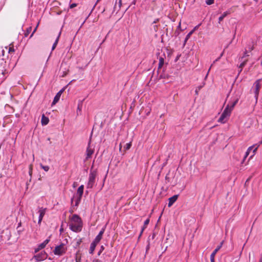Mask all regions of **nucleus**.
I'll return each instance as SVG.
<instances>
[{"instance_id": "1", "label": "nucleus", "mask_w": 262, "mask_h": 262, "mask_svg": "<svg viewBox=\"0 0 262 262\" xmlns=\"http://www.w3.org/2000/svg\"><path fill=\"white\" fill-rule=\"evenodd\" d=\"M70 229L74 232H79L81 231L82 222L81 218L77 214H74L69 223Z\"/></svg>"}, {"instance_id": "2", "label": "nucleus", "mask_w": 262, "mask_h": 262, "mask_svg": "<svg viewBox=\"0 0 262 262\" xmlns=\"http://www.w3.org/2000/svg\"><path fill=\"white\" fill-rule=\"evenodd\" d=\"M83 189L84 186L83 185L80 186L77 189L76 194L71 199L72 207L70 211L71 212H74V210L78 206L83 193Z\"/></svg>"}, {"instance_id": "3", "label": "nucleus", "mask_w": 262, "mask_h": 262, "mask_svg": "<svg viewBox=\"0 0 262 262\" xmlns=\"http://www.w3.org/2000/svg\"><path fill=\"white\" fill-rule=\"evenodd\" d=\"M67 248L63 243L55 247L53 252L55 255L60 256L66 253Z\"/></svg>"}, {"instance_id": "4", "label": "nucleus", "mask_w": 262, "mask_h": 262, "mask_svg": "<svg viewBox=\"0 0 262 262\" xmlns=\"http://www.w3.org/2000/svg\"><path fill=\"white\" fill-rule=\"evenodd\" d=\"M97 175V172L95 170L91 171L89 181L88 182L86 187L87 188H92L95 183V178Z\"/></svg>"}, {"instance_id": "5", "label": "nucleus", "mask_w": 262, "mask_h": 262, "mask_svg": "<svg viewBox=\"0 0 262 262\" xmlns=\"http://www.w3.org/2000/svg\"><path fill=\"white\" fill-rule=\"evenodd\" d=\"M260 79L257 80L254 83L253 86L252 87V89L253 90V92L254 93V97L256 99V102H257L258 95H259V92L260 88Z\"/></svg>"}, {"instance_id": "6", "label": "nucleus", "mask_w": 262, "mask_h": 262, "mask_svg": "<svg viewBox=\"0 0 262 262\" xmlns=\"http://www.w3.org/2000/svg\"><path fill=\"white\" fill-rule=\"evenodd\" d=\"M48 255L45 251H41L40 253L35 255L33 258L36 261H41L47 258Z\"/></svg>"}, {"instance_id": "7", "label": "nucleus", "mask_w": 262, "mask_h": 262, "mask_svg": "<svg viewBox=\"0 0 262 262\" xmlns=\"http://www.w3.org/2000/svg\"><path fill=\"white\" fill-rule=\"evenodd\" d=\"M94 148L93 147L92 145H91L90 141L86 148L85 159L88 160L89 159L91 158L92 155L94 154Z\"/></svg>"}, {"instance_id": "8", "label": "nucleus", "mask_w": 262, "mask_h": 262, "mask_svg": "<svg viewBox=\"0 0 262 262\" xmlns=\"http://www.w3.org/2000/svg\"><path fill=\"white\" fill-rule=\"evenodd\" d=\"M46 211V208H41L39 209L38 211L39 213V217H38V224L39 225L40 224L41 221L42 220L43 217L44 216Z\"/></svg>"}, {"instance_id": "9", "label": "nucleus", "mask_w": 262, "mask_h": 262, "mask_svg": "<svg viewBox=\"0 0 262 262\" xmlns=\"http://www.w3.org/2000/svg\"><path fill=\"white\" fill-rule=\"evenodd\" d=\"M50 241V238L46 239L44 242L41 244H40L37 248L35 249V252L37 253L40 250L43 249L49 243Z\"/></svg>"}, {"instance_id": "10", "label": "nucleus", "mask_w": 262, "mask_h": 262, "mask_svg": "<svg viewBox=\"0 0 262 262\" xmlns=\"http://www.w3.org/2000/svg\"><path fill=\"white\" fill-rule=\"evenodd\" d=\"M105 229L102 228L101 230L99 232V234L96 236L94 241L95 243H98L102 237V235L104 232Z\"/></svg>"}, {"instance_id": "11", "label": "nucleus", "mask_w": 262, "mask_h": 262, "mask_svg": "<svg viewBox=\"0 0 262 262\" xmlns=\"http://www.w3.org/2000/svg\"><path fill=\"white\" fill-rule=\"evenodd\" d=\"M178 196L179 195L176 194L169 198V202L168 204V206L169 207H171L173 204V203L177 200Z\"/></svg>"}, {"instance_id": "12", "label": "nucleus", "mask_w": 262, "mask_h": 262, "mask_svg": "<svg viewBox=\"0 0 262 262\" xmlns=\"http://www.w3.org/2000/svg\"><path fill=\"white\" fill-rule=\"evenodd\" d=\"M224 242L222 241L220 244L215 249L213 252L211 254L210 258H215L216 253L220 250L223 245Z\"/></svg>"}, {"instance_id": "13", "label": "nucleus", "mask_w": 262, "mask_h": 262, "mask_svg": "<svg viewBox=\"0 0 262 262\" xmlns=\"http://www.w3.org/2000/svg\"><path fill=\"white\" fill-rule=\"evenodd\" d=\"M63 89L60 90L56 95L54 97V100L52 102V105H54L60 99V95L61 94V93L63 92Z\"/></svg>"}, {"instance_id": "14", "label": "nucleus", "mask_w": 262, "mask_h": 262, "mask_svg": "<svg viewBox=\"0 0 262 262\" xmlns=\"http://www.w3.org/2000/svg\"><path fill=\"white\" fill-rule=\"evenodd\" d=\"M122 6V0H116V4L114 7V10L119 11Z\"/></svg>"}, {"instance_id": "15", "label": "nucleus", "mask_w": 262, "mask_h": 262, "mask_svg": "<svg viewBox=\"0 0 262 262\" xmlns=\"http://www.w3.org/2000/svg\"><path fill=\"white\" fill-rule=\"evenodd\" d=\"M254 146L255 145H252L251 146H250L247 150L246 152H245V156L244 157V158H243V161H242V163H243L245 161V160L246 159L247 157L249 156V154H250V152L252 150H254Z\"/></svg>"}, {"instance_id": "16", "label": "nucleus", "mask_w": 262, "mask_h": 262, "mask_svg": "<svg viewBox=\"0 0 262 262\" xmlns=\"http://www.w3.org/2000/svg\"><path fill=\"white\" fill-rule=\"evenodd\" d=\"M239 100L238 97L234 98L232 101L229 102L228 105H229V107L233 110L235 105L237 104Z\"/></svg>"}, {"instance_id": "17", "label": "nucleus", "mask_w": 262, "mask_h": 262, "mask_svg": "<svg viewBox=\"0 0 262 262\" xmlns=\"http://www.w3.org/2000/svg\"><path fill=\"white\" fill-rule=\"evenodd\" d=\"M227 117H228V116H226L225 113H223L222 114V115H221L220 117L219 118V119L218 120V122L222 123H224L227 121L226 118Z\"/></svg>"}, {"instance_id": "18", "label": "nucleus", "mask_w": 262, "mask_h": 262, "mask_svg": "<svg viewBox=\"0 0 262 262\" xmlns=\"http://www.w3.org/2000/svg\"><path fill=\"white\" fill-rule=\"evenodd\" d=\"M97 243H95L94 242H93L90 245V249H89V253L91 254H93L94 253V251L95 249L96 246L97 245Z\"/></svg>"}, {"instance_id": "19", "label": "nucleus", "mask_w": 262, "mask_h": 262, "mask_svg": "<svg viewBox=\"0 0 262 262\" xmlns=\"http://www.w3.org/2000/svg\"><path fill=\"white\" fill-rule=\"evenodd\" d=\"M232 110L229 107V105H227L223 113H225L226 116L229 117Z\"/></svg>"}, {"instance_id": "20", "label": "nucleus", "mask_w": 262, "mask_h": 262, "mask_svg": "<svg viewBox=\"0 0 262 262\" xmlns=\"http://www.w3.org/2000/svg\"><path fill=\"white\" fill-rule=\"evenodd\" d=\"M49 118L45 116V115H42L41 117V124L42 125H47L49 122Z\"/></svg>"}, {"instance_id": "21", "label": "nucleus", "mask_w": 262, "mask_h": 262, "mask_svg": "<svg viewBox=\"0 0 262 262\" xmlns=\"http://www.w3.org/2000/svg\"><path fill=\"white\" fill-rule=\"evenodd\" d=\"M149 219H147L145 221H144V226L142 228V229H141V232H140V235H139V237L141 236V235H142L143 231L144 230V229L146 228L147 225L149 224Z\"/></svg>"}, {"instance_id": "22", "label": "nucleus", "mask_w": 262, "mask_h": 262, "mask_svg": "<svg viewBox=\"0 0 262 262\" xmlns=\"http://www.w3.org/2000/svg\"><path fill=\"white\" fill-rule=\"evenodd\" d=\"M228 14V12H225L222 14L219 18V23H221V22L223 20V19Z\"/></svg>"}, {"instance_id": "23", "label": "nucleus", "mask_w": 262, "mask_h": 262, "mask_svg": "<svg viewBox=\"0 0 262 262\" xmlns=\"http://www.w3.org/2000/svg\"><path fill=\"white\" fill-rule=\"evenodd\" d=\"M193 31L192 30L191 31H190L186 36L185 38V40H184V46L185 45L186 42L187 41V40H188V39L190 38V37L191 36V35H192V34L193 33Z\"/></svg>"}, {"instance_id": "24", "label": "nucleus", "mask_w": 262, "mask_h": 262, "mask_svg": "<svg viewBox=\"0 0 262 262\" xmlns=\"http://www.w3.org/2000/svg\"><path fill=\"white\" fill-rule=\"evenodd\" d=\"M247 61V60H244L240 64L239 67V69H240L239 73L242 72V69H243V67L246 65Z\"/></svg>"}, {"instance_id": "25", "label": "nucleus", "mask_w": 262, "mask_h": 262, "mask_svg": "<svg viewBox=\"0 0 262 262\" xmlns=\"http://www.w3.org/2000/svg\"><path fill=\"white\" fill-rule=\"evenodd\" d=\"M164 59L162 57H160L159 59V66H158L159 69H160L163 67V66L164 64Z\"/></svg>"}, {"instance_id": "26", "label": "nucleus", "mask_w": 262, "mask_h": 262, "mask_svg": "<svg viewBox=\"0 0 262 262\" xmlns=\"http://www.w3.org/2000/svg\"><path fill=\"white\" fill-rule=\"evenodd\" d=\"M59 34H60V33ZM59 36H60V34H59V35H58V37H57V38H56V39L55 41V42H54V43H53V46H52V50H54L55 49V48H56V46H57V43H58V39H59Z\"/></svg>"}, {"instance_id": "27", "label": "nucleus", "mask_w": 262, "mask_h": 262, "mask_svg": "<svg viewBox=\"0 0 262 262\" xmlns=\"http://www.w3.org/2000/svg\"><path fill=\"white\" fill-rule=\"evenodd\" d=\"M261 144H262V140H261V141H260L259 142V144H258V145L256 147H255V148H254V150H253V155H251V156L250 157V159L252 158V157H253L254 156V155H255V153L256 151L257 150V148H258V146H259V145Z\"/></svg>"}, {"instance_id": "28", "label": "nucleus", "mask_w": 262, "mask_h": 262, "mask_svg": "<svg viewBox=\"0 0 262 262\" xmlns=\"http://www.w3.org/2000/svg\"><path fill=\"white\" fill-rule=\"evenodd\" d=\"M31 31H32V27H28L25 33V36L27 37L29 34V33L31 32Z\"/></svg>"}, {"instance_id": "29", "label": "nucleus", "mask_w": 262, "mask_h": 262, "mask_svg": "<svg viewBox=\"0 0 262 262\" xmlns=\"http://www.w3.org/2000/svg\"><path fill=\"white\" fill-rule=\"evenodd\" d=\"M40 167L46 171H48L49 170V167L48 166H45L43 165L42 164H40Z\"/></svg>"}, {"instance_id": "30", "label": "nucleus", "mask_w": 262, "mask_h": 262, "mask_svg": "<svg viewBox=\"0 0 262 262\" xmlns=\"http://www.w3.org/2000/svg\"><path fill=\"white\" fill-rule=\"evenodd\" d=\"M131 146H132V143L131 142L127 143L125 145L124 149L125 150H128L130 148Z\"/></svg>"}, {"instance_id": "31", "label": "nucleus", "mask_w": 262, "mask_h": 262, "mask_svg": "<svg viewBox=\"0 0 262 262\" xmlns=\"http://www.w3.org/2000/svg\"><path fill=\"white\" fill-rule=\"evenodd\" d=\"M205 2L208 5H210L214 3V0H206Z\"/></svg>"}, {"instance_id": "32", "label": "nucleus", "mask_w": 262, "mask_h": 262, "mask_svg": "<svg viewBox=\"0 0 262 262\" xmlns=\"http://www.w3.org/2000/svg\"><path fill=\"white\" fill-rule=\"evenodd\" d=\"M104 247L103 246H101V247H100V249L99 250L98 253V255H100L101 254V253H102V252L104 250Z\"/></svg>"}, {"instance_id": "33", "label": "nucleus", "mask_w": 262, "mask_h": 262, "mask_svg": "<svg viewBox=\"0 0 262 262\" xmlns=\"http://www.w3.org/2000/svg\"><path fill=\"white\" fill-rule=\"evenodd\" d=\"M223 52H222L220 56L213 61V64L215 63V62H216V61H219L220 59V58H221V57L223 56Z\"/></svg>"}, {"instance_id": "34", "label": "nucleus", "mask_w": 262, "mask_h": 262, "mask_svg": "<svg viewBox=\"0 0 262 262\" xmlns=\"http://www.w3.org/2000/svg\"><path fill=\"white\" fill-rule=\"evenodd\" d=\"M153 28L154 29V30L156 32L158 30V25H156V24H153Z\"/></svg>"}, {"instance_id": "35", "label": "nucleus", "mask_w": 262, "mask_h": 262, "mask_svg": "<svg viewBox=\"0 0 262 262\" xmlns=\"http://www.w3.org/2000/svg\"><path fill=\"white\" fill-rule=\"evenodd\" d=\"M14 52V48L13 47H10L9 49V52L11 53V52Z\"/></svg>"}, {"instance_id": "36", "label": "nucleus", "mask_w": 262, "mask_h": 262, "mask_svg": "<svg viewBox=\"0 0 262 262\" xmlns=\"http://www.w3.org/2000/svg\"><path fill=\"white\" fill-rule=\"evenodd\" d=\"M38 25H37V26L35 27V28L34 29V31H33L32 33L31 34V36H30V38L32 37L33 34L35 33V32L36 31V29H37V26H38Z\"/></svg>"}, {"instance_id": "37", "label": "nucleus", "mask_w": 262, "mask_h": 262, "mask_svg": "<svg viewBox=\"0 0 262 262\" xmlns=\"http://www.w3.org/2000/svg\"><path fill=\"white\" fill-rule=\"evenodd\" d=\"M159 19H158V18L156 19L154 21V22H153L152 24H156V23H157L159 21Z\"/></svg>"}, {"instance_id": "38", "label": "nucleus", "mask_w": 262, "mask_h": 262, "mask_svg": "<svg viewBox=\"0 0 262 262\" xmlns=\"http://www.w3.org/2000/svg\"><path fill=\"white\" fill-rule=\"evenodd\" d=\"M82 241H81V239H79L77 242V245H79L80 244V243H81Z\"/></svg>"}, {"instance_id": "39", "label": "nucleus", "mask_w": 262, "mask_h": 262, "mask_svg": "<svg viewBox=\"0 0 262 262\" xmlns=\"http://www.w3.org/2000/svg\"><path fill=\"white\" fill-rule=\"evenodd\" d=\"M180 55H178L175 59V61L176 62L178 60H179Z\"/></svg>"}, {"instance_id": "40", "label": "nucleus", "mask_w": 262, "mask_h": 262, "mask_svg": "<svg viewBox=\"0 0 262 262\" xmlns=\"http://www.w3.org/2000/svg\"><path fill=\"white\" fill-rule=\"evenodd\" d=\"M211 262H215V259L214 258H210Z\"/></svg>"}, {"instance_id": "41", "label": "nucleus", "mask_w": 262, "mask_h": 262, "mask_svg": "<svg viewBox=\"0 0 262 262\" xmlns=\"http://www.w3.org/2000/svg\"><path fill=\"white\" fill-rule=\"evenodd\" d=\"M76 6V5L75 4H72L71 5V8H73V7H75Z\"/></svg>"}, {"instance_id": "42", "label": "nucleus", "mask_w": 262, "mask_h": 262, "mask_svg": "<svg viewBox=\"0 0 262 262\" xmlns=\"http://www.w3.org/2000/svg\"><path fill=\"white\" fill-rule=\"evenodd\" d=\"M76 262H80V258H76Z\"/></svg>"}, {"instance_id": "43", "label": "nucleus", "mask_w": 262, "mask_h": 262, "mask_svg": "<svg viewBox=\"0 0 262 262\" xmlns=\"http://www.w3.org/2000/svg\"><path fill=\"white\" fill-rule=\"evenodd\" d=\"M31 173H32V169L30 167V170H29V174H30V175H31Z\"/></svg>"}, {"instance_id": "44", "label": "nucleus", "mask_w": 262, "mask_h": 262, "mask_svg": "<svg viewBox=\"0 0 262 262\" xmlns=\"http://www.w3.org/2000/svg\"><path fill=\"white\" fill-rule=\"evenodd\" d=\"M195 94H198V90H195Z\"/></svg>"}, {"instance_id": "45", "label": "nucleus", "mask_w": 262, "mask_h": 262, "mask_svg": "<svg viewBox=\"0 0 262 262\" xmlns=\"http://www.w3.org/2000/svg\"><path fill=\"white\" fill-rule=\"evenodd\" d=\"M244 56H248V55L247 54V51L245 52V55Z\"/></svg>"}, {"instance_id": "46", "label": "nucleus", "mask_w": 262, "mask_h": 262, "mask_svg": "<svg viewBox=\"0 0 262 262\" xmlns=\"http://www.w3.org/2000/svg\"><path fill=\"white\" fill-rule=\"evenodd\" d=\"M212 66H213V64H211V67H211ZM210 69H211V68H210V69L208 70V73H209V72L210 71Z\"/></svg>"}, {"instance_id": "47", "label": "nucleus", "mask_w": 262, "mask_h": 262, "mask_svg": "<svg viewBox=\"0 0 262 262\" xmlns=\"http://www.w3.org/2000/svg\"><path fill=\"white\" fill-rule=\"evenodd\" d=\"M259 262H262V258H261L260 260H259Z\"/></svg>"}, {"instance_id": "48", "label": "nucleus", "mask_w": 262, "mask_h": 262, "mask_svg": "<svg viewBox=\"0 0 262 262\" xmlns=\"http://www.w3.org/2000/svg\"><path fill=\"white\" fill-rule=\"evenodd\" d=\"M255 2H257L258 0H254Z\"/></svg>"}, {"instance_id": "49", "label": "nucleus", "mask_w": 262, "mask_h": 262, "mask_svg": "<svg viewBox=\"0 0 262 262\" xmlns=\"http://www.w3.org/2000/svg\"><path fill=\"white\" fill-rule=\"evenodd\" d=\"M78 110H80V108H79V106H78Z\"/></svg>"}]
</instances>
